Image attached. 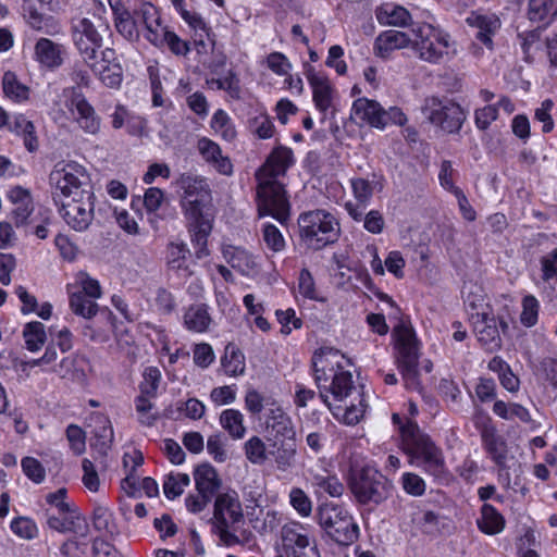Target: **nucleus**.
<instances>
[{"label": "nucleus", "instance_id": "nucleus-57", "mask_svg": "<svg viewBox=\"0 0 557 557\" xmlns=\"http://www.w3.org/2000/svg\"><path fill=\"white\" fill-rule=\"evenodd\" d=\"M267 69L277 76H287L293 71V64L289 59L282 52L273 51L269 53L263 62Z\"/></svg>", "mask_w": 557, "mask_h": 557}, {"label": "nucleus", "instance_id": "nucleus-28", "mask_svg": "<svg viewBox=\"0 0 557 557\" xmlns=\"http://www.w3.org/2000/svg\"><path fill=\"white\" fill-rule=\"evenodd\" d=\"M269 456L272 457L278 471L287 472L295 467L297 458L296 441L269 443Z\"/></svg>", "mask_w": 557, "mask_h": 557}, {"label": "nucleus", "instance_id": "nucleus-24", "mask_svg": "<svg viewBox=\"0 0 557 557\" xmlns=\"http://www.w3.org/2000/svg\"><path fill=\"white\" fill-rule=\"evenodd\" d=\"M197 150L202 160L218 173L230 176L233 174V163L228 156L224 154L218 143L201 137L197 141Z\"/></svg>", "mask_w": 557, "mask_h": 557}, {"label": "nucleus", "instance_id": "nucleus-58", "mask_svg": "<svg viewBox=\"0 0 557 557\" xmlns=\"http://www.w3.org/2000/svg\"><path fill=\"white\" fill-rule=\"evenodd\" d=\"M282 520V513L272 508H261L259 517L253 522V528L259 532H272L275 530Z\"/></svg>", "mask_w": 557, "mask_h": 557}, {"label": "nucleus", "instance_id": "nucleus-54", "mask_svg": "<svg viewBox=\"0 0 557 557\" xmlns=\"http://www.w3.org/2000/svg\"><path fill=\"white\" fill-rule=\"evenodd\" d=\"M156 47L166 46L174 54L185 55L189 52V46L181 39L175 33L165 26L159 35L158 41H151Z\"/></svg>", "mask_w": 557, "mask_h": 557}, {"label": "nucleus", "instance_id": "nucleus-33", "mask_svg": "<svg viewBox=\"0 0 557 557\" xmlns=\"http://www.w3.org/2000/svg\"><path fill=\"white\" fill-rule=\"evenodd\" d=\"M11 133L24 138L25 147L33 152L38 148V140L35 133V126L24 114L15 113L10 115L9 124L5 126Z\"/></svg>", "mask_w": 557, "mask_h": 557}, {"label": "nucleus", "instance_id": "nucleus-44", "mask_svg": "<svg viewBox=\"0 0 557 557\" xmlns=\"http://www.w3.org/2000/svg\"><path fill=\"white\" fill-rule=\"evenodd\" d=\"M66 290L79 292L92 299H98L102 295L99 281L84 271H79L73 276L72 282L66 284Z\"/></svg>", "mask_w": 557, "mask_h": 557}, {"label": "nucleus", "instance_id": "nucleus-17", "mask_svg": "<svg viewBox=\"0 0 557 557\" xmlns=\"http://www.w3.org/2000/svg\"><path fill=\"white\" fill-rule=\"evenodd\" d=\"M264 431L269 443L296 441L294 422L277 403H272L264 413Z\"/></svg>", "mask_w": 557, "mask_h": 557}, {"label": "nucleus", "instance_id": "nucleus-37", "mask_svg": "<svg viewBox=\"0 0 557 557\" xmlns=\"http://www.w3.org/2000/svg\"><path fill=\"white\" fill-rule=\"evenodd\" d=\"M345 209L354 221H363V227L371 234L379 235L384 231L385 220L379 210H370L363 215V209H360L356 203L350 201L346 202Z\"/></svg>", "mask_w": 557, "mask_h": 557}, {"label": "nucleus", "instance_id": "nucleus-32", "mask_svg": "<svg viewBox=\"0 0 557 557\" xmlns=\"http://www.w3.org/2000/svg\"><path fill=\"white\" fill-rule=\"evenodd\" d=\"M7 197L10 202L15 206L13 213L16 224L20 225L26 223L34 210L29 190L22 186H13L8 189Z\"/></svg>", "mask_w": 557, "mask_h": 557}, {"label": "nucleus", "instance_id": "nucleus-64", "mask_svg": "<svg viewBox=\"0 0 557 557\" xmlns=\"http://www.w3.org/2000/svg\"><path fill=\"white\" fill-rule=\"evenodd\" d=\"M250 129L260 138L269 139L274 135V124L269 115L259 113L249 122Z\"/></svg>", "mask_w": 557, "mask_h": 557}, {"label": "nucleus", "instance_id": "nucleus-42", "mask_svg": "<svg viewBox=\"0 0 557 557\" xmlns=\"http://www.w3.org/2000/svg\"><path fill=\"white\" fill-rule=\"evenodd\" d=\"M557 16V0H529L528 17L531 22L550 24Z\"/></svg>", "mask_w": 557, "mask_h": 557}, {"label": "nucleus", "instance_id": "nucleus-26", "mask_svg": "<svg viewBox=\"0 0 557 557\" xmlns=\"http://www.w3.org/2000/svg\"><path fill=\"white\" fill-rule=\"evenodd\" d=\"M221 252L224 260L242 275L252 276L258 272L256 258L246 249L231 244H223Z\"/></svg>", "mask_w": 557, "mask_h": 557}, {"label": "nucleus", "instance_id": "nucleus-61", "mask_svg": "<svg viewBox=\"0 0 557 557\" xmlns=\"http://www.w3.org/2000/svg\"><path fill=\"white\" fill-rule=\"evenodd\" d=\"M298 290L301 296L307 299L315 301H324L325 298L315 288V283L311 273L304 269L299 273L298 277Z\"/></svg>", "mask_w": 557, "mask_h": 557}, {"label": "nucleus", "instance_id": "nucleus-52", "mask_svg": "<svg viewBox=\"0 0 557 557\" xmlns=\"http://www.w3.org/2000/svg\"><path fill=\"white\" fill-rule=\"evenodd\" d=\"M288 503L300 518H308L312 513L313 503L310 496L300 487L294 486L288 493Z\"/></svg>", "mask_w": 557, "mask_h": 557}, {"label": "nucleus", "instance_id": "nucleus-46", "mask_svg": "<svg viewBox=\"0 0 557 557\" xmlns=\"http://www.w3.org/2000/svg\"><path fill=\"white\" fill-rule=\"evenodd\" d=\"M210 127L215 135L223 140L232 143L237 136L235 124L232 117L223 109L216 110L210 121Z\"/></svg>", "mask_w": 557, "mask_h": 557}, {"label": "nucleus", "instance_id": "nucleus-43", "mask_svg": "<svg viewBox=\"0 0 557 557\" xmlns=\"http://www.w3.org/2000/svg\"><path fill=\"white\" fill-rule=\"evenodd\" d=\"M482 442L492 460L498 466H505L507 460L505 440L497 435L494 429H485L482 432Z\"/></svg>", "mask_w": 557, "mask_h": 557}, {"label": "nucleus", "instance_id": "nucleus-47", "mask_svg": "<svg viewBox=\"0 0 557 557\" xmlns=\"http://www.w3.org/2000/svg\"><path fill=\"white\" fill-rule=\"evenodd\" d=\"M71 310L84 319L90 320L98 312V305L95 299L75 290H66Z\"/></svg>", "mask_w": 557, "mask_h": 557}, {"label": "nucleus", "instance_id": "nucleus-19", "mask_svg": "<svg viewBox=\"0 0 557 557\" xmlns=\"http://www.w3.org/2000/svg\"><path fill=\"white\" fill-rule=\"evenodd\" d=\"M213 520L215 525L239 527L244 521V509L239 495L228 490L216 495Z\"/></svg>", "mask_w": 557, "mask_h": 557}, {"label": "nucleus", "instance_id": "nucleus-50", "mask_svg": "<svg viewBox=\"0 0 557 557\" xmlns=\"http://www.w3.org/2000/svg\"><path fill=\"white\" fill-rule=\"evenodd\" d=\"M207 85L213 90H224L233 99L240 98L242 88L239 85V78L232 70H230L223 77L208 78Z\"/></svg>", "mask_w": 557, "mask_h": 557}, {"label": "nucleus", "instance_id": "nucleus-49", "mask_svg": "<svg viewBox=\"0 0 557 557\" xmlns=\"http://www.w3.org/2000/svg\"><path fill=\"white\" fill-rule=\"evenodd\" d=\"M23 338L26 349L36 352L41 349L47 339L45 325L38 321H32L24 325Z\"/></svg>", "mask_w": 557, "mask_h": 557}, {"label": "nucleus", "instance_id": "nucleus-15", "mask_svg": "<svg viewBox=\"0 0 557 557\" xmlns=\"http://www.w3.org/2000/svg\"><path fill=\"white\" fill-rule=\"evenodd\" d=\"M422 112L432 124L448 133L458 132L466 119L459 104L435 97L425 99Z\"/></svg>", "mask_w": 557, "mask_h": 557}, {"label": "nucleus", "instance_id": "nucleus-18", "mask_svg": "<svg viewBox=\"0 0 557 557\" xmlns=\"http://www.w3.org/2000/svg\"><path fill=\"white\" fill-rule=\"evenodd\" d=\"M72 37L84 62H90L102 46V36L94 23L84 17L73 24Z\"/></svg>", "mask_w": 557, "mask_h": 557}, {"label": "nucleus", "instance_id": "nucleus-25", "mask_svg": "<svg viewBox=\"0 0 557 557\" xmlns=\"http://www.w3.org/2000/svg\"><path fill=\"white\" fill-rule=\"evenodd\" d=\"M190 250L187 244L182 239L169 242L165 248V265L168 271L174 272L182 276H191L194 271L188 264Z\"/></svg>", "mask_w": 557, "mask_h": 557}, {"label": "nucleus", "instance_id": "nucleus-63", "mask_svg": "<svg viewBox=\"0 0 557 557\" xmlns=\"http://www.w3.org/2000/svg\"><path fill=\"white\" fill-rule=\"evenodd\" d=\"M540 302L533 295H527L522 299L521 323L531 327L537 323Z\"/></svg>", "mask_w": 557, "mask_h": 557}, {"label": "nucleus", "instance_id": "nucleus-3", "mask_svg": "<svg viewBox=\"0 0 557 557\" xmlns=\"http://www.w3.org/2000/svg\"><path fill=\"white\" fill-rule=\"evenodd\" d=\"M392 420L399 435V446L408 457L409 465L434 478L445 476L447 467L443 451L430 436L422 433L416 422L398 413H394Z\"/></svg>", "mask_w": 557, "mask_h": 557}, {"label": "nucleus", "instance_id": "nucleus-10", "mask_svg": "<svg viewBox=\"0 0 557 557\" xmlns=\"http://www.w3.org/2000/svg\"><path fill=\"white\" fill-rule=\"evenodd\" d=\"M300 237L312 249H321L334 243L339 235L337 219L325 210H313L298 219Z\"/></svg>", "mask_w": 557, "mask_h": 557}, {"label": "nucleus", "instance_id": "nucleus-20", "mask_svg": "<svg viewBox=\"0 0 557 557\" xmlns=\"http://www.w3.org/2000/svg\"><path fill=\"white\" fill-rule=\"evenodd\" d=\"M85 63L106 86L116 88L121 85L123 71L113 49L106 48L94 60Z\"/></svg>", "mask_w": 557, "mask_h": 557}, {"label": "nucleus", "instance_id": "nucleus-7", "mask_svg": "<svg viewBox=\"0 0 557 557\" xmlns=\"http://www.w3.org/2000/svg\"><path fill=\"white\" fill-rule=\"evenodd\" d=\"M49 182L54 202L95 191L88 170L76 161L58 162L49 175Z\"/></svg>", "mask_w": 557, "mask_h": 557}, {"label": "nucleus", "instance_id": "nucleus-4", "mask_svg": "<svg viewBox=\"0 0 557 557\" xmlns=\"http://www.w3.org/2000/svg\"><path fill=\"white\" fill-rule=\"evenodd\" d=\"M465 306L478 341L490 350L500 348V330L505 331L507 323L496 312L481 287H470L465 297Z\"/></svg>", "mask_w": 557, "mask_h": 557}, {"label": "nucleus", "instance_id": "nucleus-59", "mask_svg": "<svg viewBox=\"0 0 557 557\" xmlns=\"http://www.w3.org/2000/svg\"><path fill=\"white\" fill-rule=\"evenodd\" d=\"M261 231L262 239L270 250L281 252L285 249L286 242L277 226L272 223H264Z\"/></svg>", "mask_w": 557, "mask_h": 557}, {"label": "nucleus", "instance_id": "nucleus-16", "mask_svg": "<svg viewBox=\"0 0 557 557\" xmlns=\"http://www.w3.org/2000/svg\"><path fill=\"white\" fill-rule=\"evenodd\" d=\"M95 191L82 197L57 201L59 212L64 222L74 231L83 232L89 227L94 220Z\"/></svg>", "mask_w": 557, "mask_h": 557}, {"label": "nucleus", "instance_id": "nucleus-34", "mask_svg": "<svg viewBox=\"0 0 557 557\" xmlns=\"http://www.w3.org/2000/svg\"><path fill=\"white\" fill-rule=\"evenodd\" d=\"M469 25L478 28L476 37L485 46H492V37L500 27V20L495 14H471L467 17Z\"/></svg>", "mask_w": 557, "mask_h": 557}, {"label": "nucleus", "instance_id": "nucleus-29", "mask_svg": "<svg viewBox=\"0 0 557 557\" xmlns=\"http://www.w3.org/2000/svg\"><path fill=\"white\" fill-rule=\"evenodd\" d=\"M135 15L138 25L143 24L147 30L145 37L148 41H158L159 35L165 27L162 25L158 9L151 3H141L136 10Z\"/></svg>", "mask_w": 557, "mask_h": 557}, {"label": "nucleus", "instance_id": "nucleus-27", "mask_svg": "<svg viewBox=\"0 0 557 557\" xmlns=\"http://www.w3.org/2000/svg\"><path fill=\"white\" fill-rule=\"evenodd\" d=\"M407 47L412 48V39L408 34L388 29L381 33L374 42V53L382 58H388L395 50H400Z\"/></svg>", "mask_w": 557, "mask_h": 557}, {"label": "nucleus", "instance_id": "nucleus-40", "mask_svg": "<svg viewBox=\"0 0 557 557\" xmlns=\"http://www.w3.org/2000/svg\"><path fill=\"white\" fill-rule=\"evenodd\" d=\"M505 518L492 505L484 504L476 520L478 528L487 535H496L505 529Z\"/></svg>", "mask_w": 557, "mask_h": 557}, {"label": "nucleus", "instance_id": "nucleus-36", "mask_svg": "<svg viewBox=\"0 0 557 557\" xmlns=\"http://www.w3.org/2000/svg\"><path fill=\"white\" fill-rule=\"evenodd\" d=\"M375 17L381 25L405 27L411 21L410 13L392 2L383 3L375 10Z\"/></svg>", "mask_w": 557, "mask_h": 557}, {"label": "nucleus", "instance_id": "nucleus-2", "mask_svg": "<svg viewBox=\"0 0 557 557\" xmlns=\"http://www.w3.org/2000/svg\"><path fill=\"white\" fill-rule=\"evenodd\" d=\"M294 161L292 149L278 147L271 152L263 166L257 172L259 216H272L281 224L288 221L290 205L277 178L286 173Z\"/></svg>", "mask_w": 557, "mask_h": 557}, {"label": "nucleus", "instance_id": "nucleus-38", "mask_svg": "<svg viewBox=\"0 0 557 557\" xmlns=\"http://www.w3.org/2000/svg\"><path fill=\"white\" fill-rule=\"evenodd\" d=\"M196 491L213 496L220 487L221 480L216 470L209 463H201L194 470Z\"/></svg>", "mask_w": 557, "mask_h": 557}, {"label": "nucleus", "instance_id": "nucleus-60", "mask_svg": "<svg viewBox=\"0 0 557 557\" xmlns=\"http://www.w3.org/2000/svg\"><path fill=\"white\" fill-rule=\"evenodd\" d=\"M541 278L544 283L550 284L555 281L557 283V248L545 253L540 259ZM557 299V290L555 294Z\"/></svg>", "mask_w": 557, "mask_h": 557}, {"label": "nucleus", "instance_id": "nucleus-56", "mask_svg": "<svg viewBox=\"0 0 557 557\" xmlns=\"http://www.w3.org/2000/svg\"><path fill=\"white\" fill-rule=\"evenodd\" d=\"M350 187L352 196L357 201L356 206H358L360 209H364L367 206H369L373 196L372 183L362 177H354L350 180Z\"/></svg>", "mask_w": 557, "mask_h": 557}, {"label": "nucleus", "instance_id": "nucleus-62", "mask_svg": "<svg viewBox=\"0 0 557 557\" xmlns=\"http://www.w3.org/2000/svg\"><path fill=\"white\" fill-rule=\"evenodd\" d=\"M400 484L406 494L420 497L425 493V481L413 472H404L400 478Z\"/></svg>", "mask_w": 557, "mask_h": 557}, {"label": "nucleus", "instance_id": "nucleus-31", "mask_svg": "<svg viewBox=\"0 0 557 557\" xmlns=\"http://www.w3.org/2000/svg\"><path fill=\"white\" fill-rule=\"evenodd\" d=\"M92 434L95 442L92 446L102 455L110 449L114 433L111 421L103 414H95L91 417Z\"/></svg>", "mask_w": 557, "mask_h": 557}, {"label": "nucleus", "instance_id": "nucleus-5", "mask_svg": "<svg viewBox=\"0 0 557 557\" xmlns=\"http://www.w3.org/2000/svg\"><path fill=\"white\" fill-rule=\"evenodd\" d=\"M176 184L180 190V206L186 225L214 220L211 189L205 177L183 174Z\"/></svg>", "mask_w": 557, "mask_h": 557}, {"label": "nucleus", "instance_id": "nucleus-30", "mask_svg": "<svg viewBox=\"0 0 557 557\" xmlns=\"http://www.w3.org/2000/svg\"><path fill=\"white\" fill-rule=\"evenodd\" d=\"M110 5L113 11L115 27L117 32L127 40H135L139 37V25L135 12L132 14L119 2Z\"/></svg>", "mask_w": 557, "mask_h": 557}, {"label": "nucleus", "instance_id": "nucleus-22", "mask_svg": "<svg viewBox=\"0 0 557 557\" xmlns=\"http://www.w3.org/2000/svg\"><path fill=\"white\" fill-rule=\"evenodd\" d=\"M305 75L312 89V99L315 108L326 113L332 104L334 98V87L323 71L317 70L314 66L306 64Z\"/></svg>", "mask_w": 557, "mask_h": 557}, {"label": "nucleus", "instance_id": "nucleus-48", "mask_svg": "<svg viewBox=\"0 0 557 557\" xmlns=\"http://www.w3.org/2000/svg\"><path fill=\"white\" fill-rule=\"evenodd\" d=\"M493 412L499 418L509 421L519 420L525 423L531 421V414L529 410L517 403H505L503 400H497L494 403Z\"/></svg>", "mask_w": 557, "mask_h": 557}, {"label": "nucleus", "instance_id": "nucleus-6", "mask_svg": "<svg viewBox=\"0 0 557 557\" xmlns=\"http://www.w3.org/2000/svg\"><path fill=\"white\" fill-rule=\"evenodd\" d=\"M412 51L417 58L430 64H441L457 52L450 35L438 26L421 23L412 28Z\"/></svg>", "mask_w": 557, "mask_h": 557}, {"label": "nucleus", "instance_id": "nucleus-14", "mask_svg": "<svg viewBox=\"0 0 557 557\" xmlns=\"http://www.w3.org/2000/svg\"><path fill=\"white\" fill-rule=\"evenodd\" d=\"M311 549L318 550L311 525L292 520L282 527L274 557H294Z\"/></svg>", "mask_w": 557, "mask_h": 557}, {"label": "nucleus", "instance_id": "nucleus-1", "mask_svg": "<svg viewBox=\"0 0 557 557\" xmlns=\"http://www.w3.org/2000/svg\"><path fill=\"white\" fill-rule=\"evenodd\" d=\"M312 367L320 398L333 417L347 425L357 424L366 405L356 389L350 359L337 349L324 347L313 354Z\"/></svg>", "mask_w": 557, "mask_h": 557}, {"label": "nucleus", "instance_id": "nucleus-35", "mask_svg": "<svg viewBox=\"0 0 557 557\" xmlns=\"http://www.w3.org/2000/svg\"><path fill=\"white\" fill-rule=\"evenodd\" d=\"M190 235V243L195 249V258L202 260L210 256L208 247V237L213 228V221L200 222L186 225Z\"/></svg>", "mask_w": 557, "mask_h": 557}, {"label": "nucleus", "instance_id": "nucleus-41", "mask_svg": "<svg viewBox=\"0 0 557 557\" xmlns=\"http://www.w3.org/2000/svg\"><path fill=\"white\" fill-rule=\"evenodd\" d=\"M209 307L205 304H195L188 307L184 314V325L187 330L203 333L211 324Z\"/></svg>", "mask_w": 557, "mask_h": 557}, {"label": "nucleus", "instance_id": "nucleus-39", "mask_svg": "<svg viewBox=\"0 0 557 557\" xmlns=\"http://www.w3.org/2000/svg\"><path fill=\"white\" fill-rule=\"evenodd\" d=\"M2 91L7 99L16 104H23L30 98V88L22 83L15 73L8 71L2 77Z\"/></svg>", "mask_w": 557, "mask_h": 557}, {"label": "nucleus", "instance_id": "nucleus-55", "mask_svg": "<svg viewBox=\"0 0 557 557\" xmlns=\"http://www.w3.org/2000/svg\"><path fill=\"white\" fill-rule=\"evenodd\" d=\"M222 367L228 376H238L244 374L246 369L245 356L235 348H226L222 359Z\"/></svg>", "mask_w": 557, "mask_h": 557}, {"label": "nucleus", "instance_id": "nucleus-9", "mask_svg": "<svg viewBox=\"0 0 557 557\" xmlns=\"http://www.w3.org/2000/svg\"><path fill=\"white\" fill-rule=\"evenodd\" d=\"M398 368L401 372L405 385L409 389H418V359L419 347L412 326L406 322L396 325L392 333Z\"/></svg>", "mask_w": 557, "mask_h": 557}, {"label": "nucleus", "instance_id": "nucleus-11", "mask_svg": "<svg viewBox=\"0 0 557 557\" xmlns=\"http://www.w3.org/2000/svg\"><path fill=\"white\" fill-rule=\"evenodd\" d=\"M349 486L360 504H380L391 493V483L377 469L366 465L351 471Z\"/></svg>", "mask_w": 557, "mask_h": 557}, {"label": "nucleus", "instance_id": "nucleus-8", "mask_svg": "<svg viewBox=\"0 0 557 557\" xmlns=\"http://www.w3.org/2000/svg\"><path fill=\"white\" fill-rule=\"evenodd\" d=\"M46 502L48 504L47 523L49 528L58 532H72L82 537L87 535V521L69 499L66 488L61 487L47 494Z\"/></svg>", "mask_w": 557, "mask_h": 557}, {"label": "nucleus", "instance_id": "nucleus-13", "mask_svg": "<svg viewBox=\"0 0 557 557\" xmlns=\"http://www.w3.org/2000/svg\"><path fill=\"white\" fill-rule=\"evenodd\" d=\"M318 523L334 542L341 545H350L358 539V524L341 506L330 504L321 506L318 511Z\"/></svg>", "mask_w": 557, "mask_h": 557}, {"label": "nucleus", "instance_id": "nucleus-51", "mask_svg": "<svg viewBox=\"0 0 557 557\" xmlns=\"http://www.w3.org/2000/svg\"><path fill=\"white\" fill-rule=\"evenodd\" d=\"M244 453L247 460L257 466L264 465L269 457V450L264 441L257 435L249 437L245 442Z\"/></svg>", "mask_w": 557, "mask_h": 557}, {"label": "nucleus", "instance_id": "nucleus-53", "mask_svg": "<svg viewBox=\"0 0 557 557\" xmlns=\"http://www.w3.org/2000/svg\"><path fill=\"white\" fill-rule=\"evenodd\" d=\"M190 483L189 475L181 472H171L163 480V493L168 499H175L183 494Z\"/></svg>", "mask_w": 557, "mask_h": 557}, {"label": "nucleus", "instance_id": "nucleus-12", "mask_svg": "<svg viewBox=\"0 0 557 557\" xmlns=\"http://www.w3.org/2000/svg\"><path fill=\"white\" fill-rule=\"evenodd\" d=\"M55 107L67 113L85 133L95 135L100 131V119L78 87L64 88L58 96Z\"/></svg>", "mask_w": 557, "mask_h": 557}, {"label": "nucleus", "instance_id": "nucleus-23", "mask_svg": "<svg viewBox=\"0 0 557 557\" xmlns=\"http://www.w3.org/2000/svg\"><path fill=\"white\" fill-rule=\"evenodd\" d=\"M66 48L49 38H39L34 46L33 59L39 67L53 71L59 69L65 59Z\"/></svg>", "mask_w": 557, "mask_h": 557}, {"label": "nucleus", "instance_id": "nucleus-45", "mask_svg": "<svg viewBox=\"0 0 557 557\" xmlns=\"http://www.w3.org/2000/svg\"><path fill=\"white\" fill-rule=\"evenodd\" d=\"M220 424L233 440H242L247 431L244 424V414L233 408L221 412Z\"/></svg>", "mask_w": 557, "mask_h": 557}, {"label": "nucleus", "instance_id": "nucleus-21", "mask_svg": "<svg viewBox=\"0 0 557 557\" xmlns=\"http://www.w3.org/2000/svg\"><path fill=\"white\" fill-rule=\"evenodd\" d=\"M385 109L380 102L367 97L357 98L350 108V119L359 125H369L379 131L388 126L387 119H384Z\"/></svg>", "mask_w": 557, "mask_h": 557}]
</instances>
